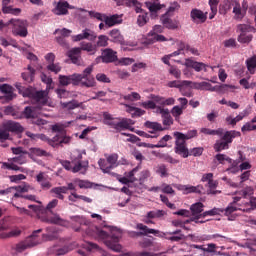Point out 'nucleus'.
Returning a JSON list of instances; mask_svg holds the SVG:
<instances>
[{
    "mask_svg": "<svg viewBox=\"0 0 256 256\" xmlns=\"http://www.w3.org/2000/svg\"><path fill=\"white\" fill-rule=\"evenodd\" d=\"M189 85H191V81L189 80H173L167 84L171 89H180V91H183V87H189Z\"/></svg>",
    "mask_w": 256,
    "mask_h": 256,
    "instance_id": "cd10ccee",
    "label": "nucleus"
},
{
    "mask_svg": "<svg viewBox=\"0 0 256 256\" xmlns=\"http://www.w3.org/2000/svg\"><path fill=\"white\" fill-rule=\"evenodd\" d=\"M147 23H149V14L147 12H142L140 15H138L137 25L139 27H145Z\"/></svg>",
    "mask_w": 256,
    "mask_h": 256,
    "instance_id": "a18cd8bd",
    "label": "nucleus"
},
{
    "mask_svg": "<svg viewBox=\"0 0 256 256\" xmlns=\"http://www.w3.org/2000/svg\"><path fill=\"white\" fill-rule=\"evenodd\" d=\"M239 201H241V197L236 196L233 198V202H231L226 209H223V214L228 217L229 221L235 220V212L236 211H243L244 213L251 212V208L247 207L245 208L243 204H238Z\"/></svg>",
    "mask_w": 256,
    "mask_h": 256,
    "instance_id": "6e6552de",
    "label": "nucleus"
},
{
    "mask_svg": "<svg viewBox=\"0 0 256 256\" xmlns=\"http://www.w3.org/2000/svg\"><path fill=\"white\" fill-rule=\"evenodd\" d=\"M42 229L35 230L32 235L28 236L24 241L19 242L15 245L16 253H23V251H27V249H31V247H35L41 243V238L38 233H41Z\"/></svg>",
    "mask_w": 256,
    "mask_h": 256,
    "instance_id": "39448f33",
    "label": "nucleus"
},
{
    "mask_svg": "<svg viewBox=\"0 0 256 256\" xmlns=\"http://www.w3.org/2000/svg\"><path fill=\"white\" fill-rule=\"evenodd\" d=\"M237 32L240 33V35H247V33H255L256 29L249 24H239L237 26Z\"/></svg>",
    "mask_w": 256,
    "mask_h": 256,
    "instance_id": "2f4dec72",
    "label": "nucleus"
},
{
    "mask_svg": "<svg viewBox=\"0 0 256 256\" xmlns=\"http://www.w3.org/2000/svg\"><path fill=\"white\" fill-rule=\"evenodd\" d=\"M179 190L183 191L184 195H189V193L201 194V192L203 191V186L180 185Z\"/></svg>",
    "mask_w": 256,
    "mask_h": 256,
    "instance_id": "bb28decb",
    "label": "nucleus"
},
{
    "mask_svg": "<svg viewBox=\"0 0 256 256\" xmlns=\"http://www.w3.org/2000/svg\"><path fill=\"white\" fill-rule=\"evenodd\" d=\"M123 15L114 14L112 16L104 15V23L106 27H115V25H120L123 23Z\"/></svg>",
    "mask_w": 256,
    "mask_h": 256,
    "instance_id": "4be33fe9",
    "label": "nucleus"
},
{
    "mask_svg": "<svg viewBox=\"0 0 256 256\" xmlns=\"http://www.w3.org/2000/svg\"><path fill=\"white\" fill-rule=\"evenodd\" d=\"M0 91L1 93H4L6 101H13V98L16 97L14 93L15 89L9 84H2L0 86Z\"/></svg>",
    "mask_w": 256,
    "mask_h": 256,
    "instance_id": "a878e982",
    "label": "nucleus"
},
{
    "mask_svg": "<svg viewBox=\"0 0 256 256\" xmlns=\"http://www.w3.org/2000/svg\"><path fill=\"white\" fill-rule=\"evenodd\" d=\"M109 37H111L110 41L112 43H118V45H125V38L121 35V30L112 29L108 33Z\"/></svg>",
    "mask_w": 256,
    "mask_h": 256,
    "instance_id": "b1692460",
    "label": "nucleus"
},
{
    "mask_svg": "<svg viewBox=\"0 0 256 256\" xmlns=\"http://www.w3.org/2000/svg\"><path fill=\"white\" fill-rule=\"evenodd\" d=\"M47 70L57 75V73H60L61 71V65H59V63L55 64V62H52L47 65Z\"/></svg>",
    "mask_w": 256,
    "mask_h": 256,
    "instance_id": "052dcab7",
    "label": "nucleus"
},
{
    "mask_svg": "<svg viewBox=\"0 0 256 256\" xmlns=\"http://www.w3.org/2000/svg\"><path fill=\"white\" fill-rule=\"evenodd\" d=\"M160 21H161L162 25H164V27L166 29H171V30L179 29V22H178V20L171 19V16L168 15V14H163L160 17Z\"/></svg>",
    "mask_w": 256,
    "mask_h": 256,
    "instance_id": "dca6fc26",
    "label": "nucleus"
},
{
    "mask_svg": "<svg viewBox=\"0 0 256 256\" xmlns=\"http://www.w3.org/2000/svg\"><path fill=\"white\" fill-rule=\"evenodd\" d=\"M2 12L7 15H20L21 9L20 8H13L12 6H2Z\"/></svg>",
    "mask_w": 256,
    "mask_h": 256,
    "instance_id": "de8ad7c7",
    "label": "nucleus"
},
{
    "mask_svg": "<svg viewBox=\"0 0 256 256\" xmlns=\"http://www.w3.org/2000/svg\"><path fill=\"white\" fill-rule=\"evenodd\" d=\"M38 139L41 141H47L51 147H57L58 145H61V143H68L69 141V138H61L59 135H56L53 137V139H49L45 136V134H38Z\"/></svg>",
    "mask_w": 256,
    "mask_h": 256,
    "instance_id": "2eb2a0df",
    "label": "nucleus"
},
{
    "mask_svg": "<svg viewBox=\"0 0 256 256\" xmlns=\"http://www.w3.org/2000/svg\"><path fill=\"white\" fill-rule=\"evenodd\" d=\"M144 127H146V129H152V131H149V133H155L156 131H163V126L158 122L146 121L144 123Z\"/></svg>",
    "mask_w": 256,
    "mask_h": 256,
    "instance_id": "4c0bfd02",
    "label": "nucleus"
},
{
    "mask_svg": "<svg viewBox=\"0 0 256 256\" xmlns=\"http://www.w3.org/2000/svg\"><path fill=\"white\" fill-rule=\"evenodd\" d=\"M137 171H139V166L135 167L130 172L125 173V177L130 180V183H135V181H137V178H135Z\"/></svg>",
    "mask_w": 256,
    "mask_h": 256,
    "instance_id": "bf43d9fd",
    "label": "nucleus"
},
{
    "mask_svg": "<svg viewBox=\"0 0 256 256\" xmlns=\"http://www.w3.org/2000/svg\"><path fill=\"white\" fill-rule=\"evenodd\" d=\"M21 75L22 79L26 81V83H33L35 79V70L31 65H28L27 72H23Z\"/></svg>",
    "mask_w": 256,
    "mask_h": 256,
    "instance_id": "c85d7f7f",
    "label": "nucleus"
},
{
    "mask_svg": "<svg viewBox=\"0 0 256 256\" xmlns=\"http://www.w3.org/2000/svg\"><path fill=\"white\" fill-rule=\"evenodd\" d=\"M61 105L64 109L70 110L77 109V107H79V103H77V101L63 102Z\"/></svg>",
    "mask_w": 256,
    "mask_h": 256,
    "instance_id": "0e129e2a",
    "label": "nucleus"
},
{
    "mask_svg": "<svg viewBox=\"0 0 256 256\" xmlns=\"http://www.w3.org/2000/svg\"><path fill=\"white\" fill-rule=\"evenodd\" d=\"M51 193H54L57 196L61 194L67 193V186H60V187H54L50 191Z\"/></svg>",
    "mask_w": 256,
    "mask_h": 256,
    "instance_id": "69168bd1",
    "label": "nucleus"
},
{
    "mask_svg": "<svg viewBox=\"0 0 256 256\" xmlns=\"http://www.w3.org/2000/svg\"><path fill=\"white\" fill-rule=\"evenodd\" d=\"M174 135L178 136V139L189 141V139L197 137V130H189L186 134H183L181 132H174Z\"/></svg>",
    "mask_w": 256,
    "mask_h": 256,
    "instance_id": "473e14b6",
    "label": "nucleus"
},
{
    "mask_svg": "<svg viewBox=\"0 0 256 256\" xmlns=\"http://www.w3.org/2000/svg\"><path fill=\"white\" fill-rule=\"evenodd\" d=\"M100 59H102V63H115L117 61V52L111 48H106L102 51Z\"/></svg>",
    "mask_w": 256,
    "mask_h": 256,
    "instance_id": "f3484780",
    "label": "nucleus"
},
{
    "mask_svg": "<svg viewBox=\"0 0 256 256\" xmlns=\"http://www.w3.org/2000/svg\"><path fill=\"white\" fill-rule=\"evenodd\" d=\"M147 9L152 17H157V14L161 12L162 9L167 7L165 4H160L159 0H151L145 2Z\"/></svg>",
    "mask_w": 256,
    "mask_h": 256,
    "instance_id": "f8f14e48",
    "label": "nucleus"
},
{
    "mask_svg": "<svg viewBox=\"0 0 256 256\" xmlns=\"http://www.w3.org/2000/svg\"><path fill=\"white\" fill-rule=\"evenodd\" d=\"M239 43H251L253 41V35L249 34H240L238 36Z\"/></svg>",
    "mask_w": 256,
    "mask_h": 256,
    "instance_id": "e2e57ef3",
    "label": "nucleus"
},
{
    "mask_svg": "<svg viewBox=\"0 0 256 256\" xmlns=\"http://www.w3.org/2000/svg\"><path fill=\"white\" fill-rule=\"evenodd\" d=\"M93 73V66H89L84 69L82 74H72L69 76L59 75V83L63 87H67V85H79L81 84L82 87H95V78L91 76Z\"/></svg>",
    "mask_w": 256,
    "mask_h": 256,
    "instance_id": "f03ea898",
    "label": "nucleus"
},
{
    "mask_svg": "<svg viewBox=\"0 0 256 256\" xmlns=\"http://www.w3.org/2000/svg\"><path fill=\"white\" fill-rule=\"evenodd\" d=\"M19 235H21V230L19 228H15L9 232H2L0 234V239H11V237H19Z\"/></svg>",
    "mask_w": 256,
    "mask_h": 256,
    "instance_id": "ea45409f",
    "label": "nucleus"
},
{
    "mask_svg": "<svg viewBox=\"0 0 256 256\" xmlns=\"http://www.w3.org/2000/svg\"><path fill=\"white\" fill-rule=\"evenodd\" d=\"M69 246H63L61 248H55L54 249V254L57 256H61V255H67V253H69Z\"/></svg>",
    "mask_w": 256,
    "mask_h": 256,
    "instance_id": "338daca9",
    "label": "nucleus"
},
{
    "mask_svg": "<svg viewBox=\"0 0 256 256\" xmlns=\"http://www.w3.org/2000/svg\"><path fill=\"white\" fill-rule=\"evenodd\" d=\"M104 124L109 125L112 129H115L118 133L125 131V129H131V119L127 118H113L109 113L103 114Z\"/></svg>",
    "mask_w": 256,
    "mask_h": 256,
    "instance_id": "20e7f679",
    "label": "nucleus"
},
{
    "mask_svg": "<svg viewBox=\"0 0 256 256\" xmlns=\"http://www.w3.org/2000/svg\"><path fill=\"white\" fill-rule=\"evenodd\" d=\"M190 17L194 23H205L207 21V12L204 13L202 10H199L197 8H194L190 12Z\"/></svg>",
    "mask_w": 256,
    "mask_h": 256,
    "instance_id": "412c9836",
    "label": "nucleus"
},
{
    "mask_svg": "<svg viewBox=\"0 0 256 256\" xmlns=\"http://www.w3.org/2000/svg\"><path fill=\"white\" fill-rule=\"evenodd\" d=\"M32 99H34V101H37V103L45 104V103H47V93L45 91L34 90Z\"/></svg>",
    "mask_w": 256,
    "mask_h": 256,
    "instance_id": "72a5a7b5",
    "label": "nucleus"
},
{
    "mask_svg": "<svg viewBox=\"0 0 256 256\" xmlns=\"http://www.w3.org/2000/svg\"><path fill=\"white\" fill-rule=\"evenodd\" d=\"M203 209H205V205L202 202H196L190 206V219L186 220V223H205V220H199L201 219V213L203 212Z\"/></svg>",
    "mask_w": 256,
    "mask_h": 256,
    "instance_id": "9d476101",
    "label": "nucleus"
},
{
    "mask_svg": "<svg viewBox=\"0 0 256 256\" xmlns=\"http://www.w3.org/2000/svg\"><path fill=\"white\" fill-rule=\"evenodd\" d=\"M231 7H233V0H224L219 6L220 15H227L231 11Z\"/></svg>",
    "mask_w": 256,
    "mask_h": 256,
    "instance_id": "c756f323",
    "label": "nucleus"
},
{
    "mask_svg": "<svg viewBox=\"0 0 256 256\" xmlns=\"http://www.w3.org/2000/svg\"><path fill=\"white\" fill-rule=\"evenodd\" d=\"M136 229L140 231V236H146V235H155V237H159L161 235V231L155 230L153 228H148L146 225L143 223H138L136 225Z\"/></svg>",
    "mask_w": 256,
    "mask_h": 256,
    "instance_id": "aec40b11",
    "label": "nucleus"
},
{
    "mask_svg": "<svg viewBox=\"0 0 256 256\" xmlns=\"http://www.w3.org/2000/svg\"><path fill=\"white\" fill-rule=\"evenodd\" d=\"M69 125H71V122L55 124L52 126V131H54L55 133H63V131H65V129H67Z\"/></svg>",
    "mask_w": 256,
    "mask_h": 256,
    "instance_id": "864d4df0",
    "label": "nucleus"
},
{
    "mask_svg": "<svg viewBox=\"0 0 256 256\" xmlns=\"http://www.w3.org/2000/svg\"><path fill=\"white\" fill-rule=\"evenodd\" d=\"M126 7H134L136 13H145V10L141 8L143 5L137 0L126 2Z\"/></svg>",
    "mask_w": 256,
    "mask_h": 256,
    "instance_id": "3c124183",
    "label": "nucleus"
},
{
    "mask_svg": "<svg viewBox=\"0 0 256 256\" xmlns=\"http://www.w3.org/2000/svg\"><path fill=\"white\" fill-rule=\"evenodd\" d=\"M84 227L86 228H83L82 226L76 229V231H86V235L93 237V239L104 241L107 248L116 253H119L121 249H123L119 243V236L109 235L107 232L96 226L87 227V225H84Z\"/></svg>",
    "mask_w": 256,
    "mask_h": 256,
    "instance_id": "f257e3e1",
    "label": "nucleus"
},
{
    "mask_svg": "<svg viewBox=\"0 0 256 256\" xmlns=\"http://www.w3.org/2000/svg\"><path fill=\"white\" fill-rule=\"evenodd\" d=\"M241 132L236 130L226 131L220 140H217L214 144V151L221 153L225 149H229V144L233 143V139L239 137Z\"/></svg>",
    "mask_w": 256,
    "mask_h": 256,
    "instance_id": "423d86ee",
    "label": "nucleus"
},
{
    "mask_svg": "<svg viewBox=\"0 0 256 256\" xmlns=\"http://www.w3.org/2000/svg\"><path fill=\"white\" fill-rule=\"evenodd\" d=\"M29 156L33 157H49V153L41 148H30Z\"/></svg>",
    "mask_w": 256,
    "mask_h": 256,
    "instance_id": "f704fd0d",
    "label": "nucleus"
},
{
    "mask_svg": "<svg viewBox=\"0 0 256 256\" xmlns=\"http://www.w3.org/2000/svg\"><path fill=\"white\" fill-rule=\"evenodd\" d=\"M3 129L11 133H23V126L19 122L8 121L2 124Z\"/></svg>",
    "mask_w": 256,
    "mask_h": 256,
    "instance_id": "6ab92c4d",
    "label": "nucleus"
},
{
    "mask_svg": "<svg viewBox=\"0 0 256 256\" xmlns=\"http://www.w3.org/2000/svg\"><path fill=\"white\" fill-rule=\"evenodd\" d=\"M60 163L66 171H72V173H81L82 175H85L87 169H89V162H83V154L79 151H76L71 155V162L61 160Z\"/></svg>",
    "mask_w": 256,
    "mask_h": 256,
    "instance_id": "7ed1b4c3",
    "label": "nucleus"
},
{
    "mask_svg": "<svg viewBox=\"0 0 256 256\" xmlns=\"http://www.w3.org/2000/svg\"><path fill=\"white\" fill-rule=\"evenodd\" d=\"M80 49L81 51H87L88 53H92V51H95L96 46L93 45L91 42H82Z\"/></svg>",
    "mask_w": 256,
    "mask_h": 256,
    "instance_id": "4d7b16f0",
    "label": "nucleus"
},
{
    "mask_svg": "<svg viewBox=\"0 0 256 256\" xmlns=\"http://www.w3.org/2000/svg\"><path fill=\"white\" fill-rule=\"evenodd\" d=\"M209 5L211 9L209 19H215V16L217 15V5H219V0H209Z\"/></svg>",
    "mask_w": 256,
    "mask_h": 256,
    "instance_id": "603ef678",
    "label": "nucleus"
},
{
    "mask_svg": "<svg viewBox=\"0 0 256 256\" xmlns=\"http://www.w3.org/2000/svg\"><path fill=\"white\" fill-rule=\"evenodd\" d=\"M169 73L173 75L175 79H181V71L176 66H170Z\"/></svg>",
    "mask_w": 256,
    "mask_h": 256,
    "instance_id": "774afa93",
    "label": "nucleus"
},
{
    "mask_svg": "<svg viewBox=\"0 0 256 256\" xmlns=\"http://www.w3.org/2000/svg\"><path fill=\"white\" fill-rule=\"evenodd\" d=\"M232 7H233L234 19H238L239 21H241V19L245 17L247 12H245L241 8V3H239L238 0H232Z\"/></svg>",
    "mask_w": 256,
    "mask_h": 256,
    "instance_id": "393cba45",
    "label": "nucleus"
},
{
    "mask_svg": "<svg viewBox=\"0 0 256 256\" xmlns=\"http://www.w3.org/2000/svg\"><path fill=\"white\" fill-rule=\"evenodd\" d=\"M171 139H173V137H171V135H165L163 136L158 143L156 144V149H161L163 147L167 146V141H171Z\"/></svg>",
    "mask_w": 256,
    "mask_h": 256,
    "instance_id": "5fc2aeb1",
    "label": "nucleus"
},
{
    "mask_svg": "<svg viewBox=\"0 0 256 256\" xmlns=\"http://www.w3.org/2000/svg\"><path fill=\"white\" fill-rule=\"evenodd\" d=\"M8 25H12L13 35H17L18 37H27V35H29V32L27 31V21L10 19Z\"/></svg>",
    "mask_w": 256,
    "mask_h": 256,
    "instance_id": "1a4fd4ad",
    "label": "nucleus"
},
{
    "mask_svg": "<svg viewBox=\"0 0 256 256\" xmlns=\"http://www.w3.org/2000/svg\"><path fill=\"white\" fill-rule=\"evenodd\" d=\"M230 89H235V86L229 85V84H222V85H216L213 88V91H216V93H229Z\"/></svg>",
    "mask_w": 256,
    "mask_h": 256,
    "instance_id": "37998d69",
    "label": "nucleus"
},
{
    "mask_svg": "<svg viewBox=\"0 0 256 256\" xmlns=\"http://www.w3.org/2000/svg\"><path fill=\"white\" fill-rule=\"evenodd\" d=\"M175 137V147L174 152L177 155H180V157H183V159H187L189 157V148H187V141L178 138L177 135H174Z\"/></svg>",
    "mask_w": 256,
    "mask_h": 256,
    "instance_id": "9b49d317",
    "label": "nucleus"
},
{
    "mask_svg": "<svg viewBox=\"0 0 256 256\" xmlns=\"http://www.w3.org/2000/svg\"><path fill=\"white\" fill-rule=\"evenodd\" d=\"M83 39H86L87 41H95V39H97V33L89 28H85L82 30L81 34L72 36L74 42L83 41Z\"/></svg>",
    "mask_w": 256,
    "mask_h": 256,
    "instance_id": "ddd939ff",
    "label": "nucleus"
},
{
    "mask_svg": "<svg viewBox=\"0 0 256 256\" xmlns=\"http://www.w3.org/2000/svg\"><path fill=\"white\" fill-rule=\"evenodd\" d=\"M22 115L26 119H35V116L37 115V108L33 106H27L22 112Z\"/></svg>",
    "mask_w": 256,
    "mask_h": 256,
    "instance_id": "c9c22d12",
    "label": "nucleus"
},
{
    "mask_svg": "<svg viewBox=\"0 0 256 256\" xmlns=\"http://www.w3.org/2000/svg\"><path fill=\"white\" fill-rule=\"evenodd\" d=\"M109 46V37L106 35L98 36L95 47H108Z\"/></svg>",
    "mask_w": 256,
    "mask_h": 256,
    "instance_id": "09e8293b",
    "label": "nucleus"
},
{
    "mask_svg": "<svg viewBox=\"0 0 256 256\" xmlns=\"http://www.w3.org/2000/svg\"><path fill=\"white\" fill-rule=\"evenodd\" d=\"M186 67H191L192 69L196 70L198 73L199 71H203L205 69V65L201 62H196L191 59L186 60Z\"/></svg>",
    "mask_w": 256,
    "mask_h": 256,
    "instance_id": "58836bf2",
    "label": "nucleus"
},
{
    "mask_svg": "<svg viewBox=\"0 0 256 256\" xmlns=\"http://www.w3.org/2000/svg\"><path fill=\"white\" fill-rule=\"evenodd\" d=\"M4 113L6 115H11V117H14V119H21V115L19 114V111L15 109L13 106H6L4 108Z\"/></svg>",
    "mask_w": 256,
    "mask_h": 256,
    "instance_id": "c03bdc74",
    "label": "nucleus"
},
{
    "mask_svg": "<svg viewBox=\"0 0 256 256\" xmlns=\"http://www.w3.org/2000/svg\"><path fill=\"white\" fill-rule=\"evenodd\" d=\"M165 215L163 210H153L149 211L146 215L147 219H161Z\"/></svg>",
    "mask_w": 256,
    "mask_h": 256,
    "instance_id": "8fccbe9b",
    "label": "nucleus"
},
{
    "mask_svg": "<svg viewBox=\"0 0 256 256\" xmlns=\"http://www.w3.org/2000/svg\"><path fill=\"white\" fill-rule=\"evenodd\" d=\"M219 186V182H217V180H210L208 182V190H207V194L208 195H219L221 194V190H216L217 187Z\"/></svg>",
    "mask_w": 256,
    "mask_h": 256,
    "instance_id": "7c9ffc66",
    "label": "nucleus"
},
{
    "mask_svg": "<svg viewBox=\"0 0 256 256\" xmlns=\"http://www.w3.org/2000/svg\"><path fill=\"white\" fill-rule=\"evenodd\" d=\"M160 113L163 119V125H167V126L173 125V118L169 113V109L166 108V110H160Z\"/></svg>",
    "mask_w": 256,
    "mask_h": 256,
    "instance_id": "79ce46f5",
    "label": "nucleus"
},
{
    "mask_svg": "<svg viewBox=\"0 0 256 256\" xmlns=\"http://www.w3.org/2000/svg\"><path fill=\"white\" fill-rule=\"evenodd\" d=\"M13 189V193L14 191H17L18 193H28V191H31V186L24 184V185H20V186H13L11 187Z\"/></svg>",
    "mask_w": 256,
    "mask_h": 256,
    "instance_id": "6e6d98bb",
    "label": "nucleus"
},
{
    "mask_svg": "<svg viewBox=\"0 0 256 256\" xmlns=\"http://www.w3.org/2000/svg\"><path fill=\"white\" fill-rule=\"evenodd\" d=\"M156 173L160 175V177H169V173L167 172V166L165 164H160L156 168Z\"/></svg>",
    "mask_w": 256,
    "mask_h": 256,
    "instance_id": "13d9d810",
    "label": "nucleus"
},
{
    "mask_svg": "<svg viewBox=\"0 0 256 256\" xmlns=\"http://www.w3.org/2000/svg\"><path fill=\"white\" fill-rule=\"evenodd\" d=\"M239 195L241 197H244V199H247V197H251V195H253V188L251 186H248V187L244 188L243 190H241L239 192Z\"/></svg>",
    "mask_w": 256,
    "mask_h": 256,
    "instance_id": "680f3d73",
    "label": "nucleus"
},
{
    "mask_svg": "<svg viewBox=\"0 0 256 256\" xmlns=\"http://www.w3.org/2000/svg\"><path fill=\"white\" fill-rule=\"evenodd\" d=\"M223 128H218L217 130L209 129V128H201L200 133L203 135H223Z\"/></svg>",
    "mask_w": 256,
    "mask_h": 256,
    "instance_id": "49530a36",
    "label": "nucleus"
},
{
    "mask_svg": "<svg viewBox=\"0 0 256 256\" xmlns=\"http://www.w3.org/2000/svg\"><path fill=\"white\" fill-rule=\"evenodd\" d=\"M119 155L118 154H111L109 155L106 160L100 159L98 161V165L103 171V173H108V175H112V177H116L117 173L111 172L112 169H115L116 167H119Z\"/></svg>",
    "mask_w": 256,
    "mask_h": 256,
    "instance_id": "0eeeda50",
    "label": "nucleus"
},
{
    "mask_svg": "<svg viewBox=\"0 0 256 256\" xmlns=\"http://www.w3.org/2000/svg\"><path fill=\"white\" fill-rule=\"evenodd\" d=\"M69 9H73V6L69 4L67 1H59L57 2L55 8L52 10L54 15H69Z\"/></svg>",
    "mask_w": 256,
    "mask_h": 256,
    "instance_id": "4468645a",
    "label": "nucleus"
},
{
    "mask_svg": "<svg viewBox=\"0 0 256 256\" xmlns=\"http://www.w3.org/2000/svg\"><path fill=\"white\" fill-rule=\"evenodd\" d=\"M194 88L200 91H211L213 92L214 86L209 82H195Z\"/></svg>",
    "mask_w": 256,
    "mask_h": 256,
    "instance_id": "e433bc0d",
    "label": "nucleus"
},
{
    "mask_svg": "<svg viewBox=\"0 0 256 256\" xmlns=\"http://www.w3.org/2000/svg\"><path fill=\"white\" fill-rule=\"evenodd\" d=\"M85 249L88 252H84L83 250H78V254L81 256H89V253H91V251H95L99 249V245H97L96 243L88 242L85 246Z\"/></svg>",
    "mask_w": 256,
    "mask_h": 256,
    "instance_id": "a19ab883",
    "label": "nucleus"
},
{
    "mask_svg": "<svg viewBox=\"0 0 256 256\" xmlns=\"http://www.w3.org/2000/svg\"><path fill=\"white\" fill-rule=\"evenodd\" d=\"M67 55L74 65H81V48H72L67 52Z\"/></svg>",
    "mask_w": 256,
    "mask_h": 256,
    "instance_id": "5701e85b",
    "label": "nucleus"
},
{
    "mask_svg": "<svg viewBox=\"0 0 256 256\" xmlns=\"http://www.w3.org/2000/svg\"><path fill=\"white\" fill-rule=\"evenodd\" d=\"M14 87L18 90V93L22 95V97H28L29 99H33V95L35 93V88L33 87H24L21 85V82H16Z\"/></svg>",
    "mask_w": 256,
    "mask_h": 256,
    "instance_id": "a211bd4d",
    "label": "nucleus"
}]
</instances>
